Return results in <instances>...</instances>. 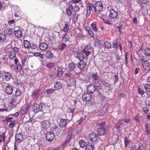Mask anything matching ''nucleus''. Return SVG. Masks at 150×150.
Returning a JSON list of instances; mask_svg holds the SVG:
<instances>
[{"instance_id": "nucleus-3", "label": "nucleus", "mask_w": 150, "mask_h": 150, "mask_svg": "<svg viewBox=\"0 0 150 150\" xmlns=\"http://www.w3.org/2000/svg\"><path fill=\"white\" fill-rule=\"evenodd\" d=\"M94 6L96 12L97 11L100 12L102 11L103 8V5L102 3L100 1L96 2Z\"/></svg>"}, {"instance_id": "nucleus-56", "label": "nucleus", "mask_w": 150, "mask_h": 150, "mask_svg": "<svg viewBox=\"0 0 150 150\" xmlns=\"http://www.w3.org/2000/svg\"><path fill=\"white\" fill-rule=\"evenodd\" d=\"M91 45L90 43H89L85 46L83 50H88L91 49Z\"/></svg>"}, {"instance_id": "nucleus-9", "label": "nucleus", "mask_w": 150, "mask_h": 150, "mask_svg": "<svg viewBox=\"0 0 150 150\" xmlns=\"http://www.w3.org/2000/svg\"><path fill=\"white\" fill-rule=\"evenodd\" d=\"M142 66L146 70L149 71L150 69V64L147 61H145L142 63Z\"/></svg>"}, {"instance_id": "nucleus-8", "label": "nucleus", "mask_w": 150, "mask_h": 150, "mask_svg": "<svg viewBox=\"0 0 150 150\" xmlns=\"http://www.w3.org/2000/svg\"><path fill=\"white\" fill-rule=\"evenodd\" d=\"M54 138V135L53 133L49 132L47 133L46 135L47 140L49 142H51Z\"/></svg>"}, {"instance_id": "nucleus-5", "label": "nucleus", "mask_w": 150, "mask_h": 150, "mask_svg": "<svg viewBox=\"0 0 150 150\" xmlns=\"http://www.w3.org/2000/svg\"><path fill=\"white\" fill-rule=\"evenodd\" d=\"M83 100L86 102L90 101L91 99V93H85L82 96Z\"/></svg>"}, {"instance_id": "nucleus-44", "label": "nucleus", "mask_w": 150, "mask_h": 150, "mask_svg": "<svg viewBox=\"0 0 150 150\" xmlns=\"http://www.w3.org/2000/svg\"><path fill=\"white\" fill-rule=\"evenodd\" d=\"M110 106V105L108 103H106L105 104L103 109L104 112H107L108 109Z\"/></svg>"}, {"instance_id": "nucleus-11", "label": "nucleus", "mask_w": 150, "mask_h": 150, "mask_svg": "<svg viewBox=\"0 0 150 150\" xmlns=\"http://www.w3.org/2000/svg\"><path fill=\"white\" fill-rule=\"evenodd\" d=\"M3 32L5 35H12L13 34V29L11 28H6L4 29Z\"/></svg>"}, {"instance_id": "nucleus-21", "label": "nucleus", "mask_w": 150, "mask_h": 150, "mask_svg": "<svg viewBox=\"0 0 150 150\" xmlns=\"http://www.w3.org/2000/svg\"><path fill=\"white\" fill-rule=\"evenodd\" d=\"M11 77L12 76L11 74L9 72H6L4 74L3 79L6 81H8L10 80Z\"/></svg>"}, {"instance_id": "nucleus-50", "label": "nucleus", "mask_w": 150, "mask_h": 150, "mask_svg": "<svg viewBox=\"0 0 150 150\" xmlns=\"http://www.w3.org/2000/svg\"><path fill=\"white\" fill-rule=\"evenodd\" d=\"M22 66L21 64L17 65L16 68H15V70L17 72H18L22 69Z\"/></svg>"}, {"instance_id": "nucleus-7", "label": "nucleus", "mask_w": 150, "mask_h": 150, "mask_svg": "<svg viewBox=\"0 0 150 150\" xmlns=\"http://www.w3.org/2000/svg\"><path fill=\"white\" fill-rule=\"evenodd\" d=\"M89 138L90 140L92 142H96L98 139V137L96 134L94 133H92L89 135Z\"/></svg>"}, {"instance_id": "nucleus-24", "label": "nucleus", "mask_w": 150, "mask_h": 150, "mask_svg": "<svg viewBox=\"0 0 150 150\" xmlns=\"http://www.w3.org/2000/svg\"><path fill=\"white\" fill-rule=\"evenodd\" d=\"M98 134L99 136L104 135L106 134V129L105 128L101 129L99 128L97 130Z\"/></svg>"}, {"instance_id": "nucleus-22", "label": "nucleus", "mask_w": 150, "mask_h": 150, "mask_svg": "<svg viewBox=\"0 0 150 150\" xmlns=\"http://www.w3.org/2000/svg\"><path fill=\"white\" fill-rule=\"evenodd\" d=\"M73 10V7L72 5H70L66 9V13L69 16L71 15Z\"/></svg>"}, {"instance_id": "nucleus-43", "label": "nucleus", "mask_w": 150, "mask_h": 150, "mask_svg": "<svg viewBox=\"0 0 150 150\" xmlns=\"http://www.w3.org/2000/svg\"><path fill=\"white\" fill-rule=\"evenodd\" d=\"M150 110V105H146L143 109V110L144 112L146 114H147Z\"/></svg>"}, {"instance_id": "nucleus-32", "label": "nucleus", "mask_w": 150, "mask_h": 150, "mask_svg": "<svg viewBox=\"0 0 150 150\" xmlns=\"http://www.w3.org/2000/svg\"><path fill=\"white\" fill-rule=\"evenodd\" d=\"M31 44L30 42L27 40L24 41L23 45L26 48L29 49L31 46Z\"/></svg>"}, {"instance_id": "nucleus-39", "label": "nucleus", "mask_w": 150, "mask_h": 150, "mask_svg": "<svg viewBox=\"0 0 150 150\" xmlns=\"http://www.w3.org/2000/svg\"><path fill=\"white\" fill-rule=\"evenodd\" d=\"M105 124V122H102L100 123H98L97 124V125L98 128V129L99 128L103 129L104 128V127Z\"/></svg>"}, {"instance_id": "nucleus-59", "label": "nucleus", "mask_w": 150, "mask_h": 150, "mask_svg": "<svg viewBox=\"0 0 150 150\" xmlns=\"http://www.w3.org/2000/svg\"><path fill=\"white\" fill-rule=\"evenodd\" d=\"M5 133L4 132L2 135H0V139L2 140V141L4 142L5 141Z\"/></svg>"}, {"instance_id": "nucleus-46", "label": "nucleus", "mask_w": 150, "mask_h": 150, "mask_svg": "<svg viewBox=\"0 0 150 150\" xmlns=\"http://www.w3.org/2000/svg\"><path fill=\"white\" fill-rule=\"evenodd\" d=\"M69 29V25L67 23H66L64 24L63 27V30L65 32H66Z\"/></svg>"}, {"instance_id": "nucleus-48", "label": "nucleus", "mask_w": 150, "mask_h": 150, "mask_svg": "<svg viewBox=\"0 0 150 150\" xmlns=\"http://www.w3.org/2000/svg\"><path fill=\"white\" fill-rule=\"evenodd\" d=\"M16 121L15 120H12L10 123L9 125V127L10 128H13L16 124Z\"/></svg>"}, {"instance_id": "nucleus-19", "label": "nucleus", "mask_w": 150, "mask_h": 150, "mask_svg": "<svg viewBox=\"0 0 150 150\" xmlns=\"http://www.w3.org/2000/svg\"><path fill=\"white\" fill-rule=\"evenodd\" d=\"M40 49L42 50H46L48 47V45L45 42H42L39 45Z\"/></svg>"}, {"instance_id": "nucleus-61", "label": "nucleus", "mask_w": 150, "mask_h": 150, "mask_svg": "<svg viewBox=\"0 0 150 150\" xmlns=\"http://www.w3.org/2000/svg\"><path fill=\"white\" fill-rule=\"evenodd\" d=\"M34 55L36 57H39L41 58H42L43 57V55L40 52H35L34 53Z\"/></svg>"}, {"instance_id": "nucleus-15", "label": "nucleus", "mask_w": 150, "mask_h": 150, "mask_svg": "<svg viewBox=\"0 0 150 150\" xmlns=\"http://www.w3.org/2000/svg\"><path fill=\"white\" fill-rule=\"evenodd\" d=\"M15 139L16 141L18 143H20L23 139V135L20 133L16 135Z\"/></svg>"}, {"instance_id": "nucleus-49", "label": "nucleus", "mask_w": 150, "mask_h": 150, "mask_svg": "<svg viewBox=\"0 0 150 150\" xmlns=\"http://www.w3.org/2000/svg\"><path fill=\"white\" fill-rule=\"evenodd\" d=\"M9 57L11 59H13L15 57H16L15 53L13 52H11L10 53Z\"/></svg>"}, {"instance_id": "nucleus-34", "label": "nucleus", "mask_w": 150, "mask_h": 150, "mask_svg": "<svg viewBox=\"0 0 150 150\" xmlns=\"http://www.w3.org/2000/svg\"><path fill=\"white\" fill-rule=\"evenodd\" d=\"M40 106L39 107V104H35L33 105V110L35 112H37L38 111H40Z\"/></svg>"}, {"instance_id": "nucleus-10", "label": "nucleus", "mask_w": 150, "mask_h": 150, "mask_svg": "<svg viewBox=\"0 0 150 150\" xmlns=\"http://www.w3.org/2000/svg\"><path fill=\"white\" fill-rule=\"evenodd\" d=\"M13 91V88L10 85L6 86L5 89V92L8 95H10L12 94Z\"/></svg>"}, {"instance_id": "nucleus-20", "label": "nucleus", "mask_w": 150, "mask_h": 150, "mask_svg": "<svg viewBox=\"0 0 150 150\" xmlns=\"http://www.w3.org/2000/svg\"><path fill=\"white\" fill-rule=\"evenodd\" d=\"M76 64L74 62H71L69 63L68 65V68L70 71H72L74 70L76 68Z\"/></svg>"}, {"instance_id": "nucleus-23", "label": "nucleus", "mask_w": 150, "mask_h": 150, "mask_svg": "<svg viewBox=\"0 0 150 150\" xmlns=\"http://www.w3.org/2000/svg\"><path fill=\"white\" fill-rule=\"evenodd\" d=\"M54 88L56 90L60 89L62 87V85L61 83L59 81H57L54 83Z\"/></svg>"}, {"instance_id": "nucleus-33", "label": "nucleus", "mask_w": 150, "mask_h": 150, "mask_svg": "<svg viewBox=\"0 0 150 150\" xmlns=\"http://www.w3.org/2000/svg\"><path fill=\"white\" fill-rule=\"evenodd\" d=\"M45 55L47 58L49 59H51L54 57V55L50 51H47Z\"/></svg>"}, {"instance_id": "nucleus-62", "label": "nucleus", "mask_w": 150, "mask_h": 150, "mask_svg": "<svg viewBox=\"0 0 150 150\" xmlns=\"http://www.w3.org/2000/svg\"><path fill=\"white\" fill-rule=\"evenodd\" d=\"M39 107L40 106V111H42V112H43L42 111L43 108V107H44L45 106L44 104L43 103H41L40 104H39Z\"/></svg>"}, {"instance_id": "nucleus-58", "label": "nucleus", "mask_w": 150, "mask_h": 150, "mask_svg": "<svg viewBox=\"0 0 150 150\" xmlns=\"http://www.w3.org/2000/svg\"><path fill=\"white\" fill-rule=\"evenodd\" d=\"M146 54L148 56H150V48L147 47L145 50Z\"/></svg>"}, {"instance_id": "nucleus-25", "label": "nucleus", "mask_w": 150, "mask_h": 150, "mask_svg": "<svg viewBox=\"0 0 150 150\" xmlns=\"http://www.w3.org/2000/svg\"><path fill=\"white\" fill-rule=\"evenodd\" d=\"M76 79L73 78H71L69 81L68 85L71 86H74L76 85Z\"/></svg>"}, {"instance_id": "nucleus-40", "label": "nucleus", "mask_w": 150, "mask_h": 150, "mask_svg": "<svg viewBox=\"0 0 150 150\" xmlns=\"http://www.w3.org/2000/svg\"><path fill=\"white\" fill-rule=\"evenodd\" d=\"M66 127H60V128H59L58 127V135L57 136H59L60 134L62 132H64L65 130L66 129Z\"/></svg>"}, {"instance_id": "nucleus-29", "label": "nucleus", "mask_w": 150, "mask_h": 150, "mask_svg": "<svg viewBox=\"0 0 150 150\" xmlns=\"http://www.w3.org/2000/svg\"><path fill=\"white\" fill-rule=\"evenodd\" d=\"M145 129L147 134L149 135L150 134V124L148 123H146Z\"/></svg>"}, {"instance_id": "nucleus-4", "label": "nucleus", "mask_w": 150, "mask_h": 150, "mask_svg": "<svg viewBox=\"0 0 150 150\" xmlns=\"http://www.w3.org/2000/svg\"><path fill=\"white\" fill-rule=\"evenodd\" d=\"M41 94L40 90V89L35 90L33 92L31 95L32 98L34 100H37Z\"/></svg>"}, {"instance_id": "nucleus-55", "label": "nucleus", "mask_w": 150, "mask_h": 150, "mask_svg": "<svg viewBox=\"0 0 150 150\" xmlns=\"http://www.w3.org/2000/svg\"><path fill=\"white\" fill-rule=\"evenodd\" d=\"M82 52L86 54V56H88L91 54V52L88 50H83Z\"/></svg>"}, {"instance_id": "nucleus-26", "label": "nucleus", "mask_w": 150, "mask_h": 150, "mask_svg": "<svg viewBox=\"0 0 150 150\" xmlns=\"http://www.w3.org/2000/svg\"><path fill=\"white\" fill-rule=\"evenodd\" d=\"M74 131V129L73 128L70 129L67 134V138H69V139H71L73 136V134Z\"/></svg>"}, {"instance_id": "nucleus-38", "label": "nucleus", "mask_w": 150, "mask_h": 150, "mask_svg": "<svg viewBox=\"0 0 150 150\" xmlns=\"http://www.w3.org/2000/svg\"><path fill=\"white\" fill-rule=\"evenodd\" d=\"M22 94V91L19 89L17 88L15 91V96L18 97L20 96Z\"/></svg>"}, {"instance_id": "nucleus-17", "label": "nucleus", "mask_w": 150, "mask_h": 150, "mask_svg": "<svg viewBox=\"0 0 150 150\" xmlns=\"http://www.w3.org/2000/svg\"><path fill=\"white\" fill-rule=\"evenodd\" d=\"M41 126L43 128L47 129L50 126V123L47 120L43 121L41 123Z\"/></svg>"}, {"instance_id": "nucleus-16", "label": "nucleus", "mask_w": 150, "mask_h": 150, "mask_svg": "<svg viewBox=\"0 0 150 150\" xmlns=\"http://www.w3.org/2000/svg\"><path fill=\"white\" fill-rule=\"evenodd\" d=\"M110 13L109 16L112 18H116L117 16V12L114 9H112L110 10Z\"/></svg>"}, {"instance_id": "nucleus-60", "label": "nucleus", "mask_w": 150, "mask_h": 150, "mask_svg": "<svg viewBox=\"0 0 150 150\" xmlns=\"http://www.w3.org/2000/svg\"><path fill=\"white\" fill-rule=\"evenodd\" d=\"M124 142H125V146L126 147L127 146V145L128 144L129 142V139L126 137H125V138Z\"/></svg>"}, {"instance_id": "nucleus-51", "label": "nucleus", "mask_w": 150, "mask_h": 150, "mask_svg": "<svg viewBox=\"0 0 150 150\" xmlns=\"http://www.w3.org/2000/svg\"><path fill=\"white\" fill-rule=\"evenodd\" d=\"M137 91L138 93L140 94L141 96H142L144 93V91L142 90L139 87L137 88Z\"/></svg>"}, {"instance_id": "nucleus-27", "label": "nucleus", "mask_w": 150, "mask_h": 150, "mask_svg": "<svg viewBox=\"0 0 150 150\" xmlns=\"http://www.w3.org/2000/svg\"><path fill=\"white\" fill-rule=\"evenodd\" d=\"M9 102L11 105H15L16 104V101L15 99L13 96L10 97L9 98Z\"/></svg>"}, {"instance_id": "nucleus-13", "label": "nucleus", "mask_w": 150, "mask_h": 150, "mask_svg": "<svg viewBox=\"0 0 150 150\" xmlns=\"http://www.w3.org/2000/svg\"><path fill=\"white\" fill-rule=\"evenodd\" d=\"M86 63L84 61H81L78 64V68L80 70H82L85 68Z\"/></svg>"}, {"instance_id": "nucleus-30", "label": "nucleus", "mask_w": 150, "mask_h": 150, "mask_svg": "<svg viewBox=\"0 0 150 150\" xmlns=\"http://www.w3.org/2000/svg\"><path fill=\"white\" fill-rule=\"evenodd\" d=\"M16 36L18 38H21L22 36V32L20 29H18L14 32Z\"/></svg>"}, {"instance_id": "nucleus-41", "label": "nucleus", "mask_w": 150, "mask_h": 150, "mask_svg": "<svg viewBox=\"0 0 150 150\" xmlns=\"http://www.w3.org/2000/svg\"><path fill=\"white\" fill-rule=\"evenodd\" d=\"M57 71V76L58 77H60L63 75V71H62V69L59 68L58 69Z\"/></svg>"}, {"instance_id": "nucleus-45", "label": "nucleus", "mask_w": 150, "mask_h": 150, "mask_svg": "<svg viewBox=\"0 0 150 150\" xmlns=\"http://www.w3.org/2000/svg\"><path fill=\"white\" fill-rule=\"evenodd\" d=\"M104 45L106 47L109 48H110L111 46V44L110 42L109 41H105L103 42Z\"/></svg>"}, {"instance_id": "nucleus-6", "label": "nucleus", "mask_w": 150, "mask_h": 150, "mask_svg": "<svg viewBox=\"0 0 150 150\" xmlns=\"http://www.w3.org/2000/svg\"><path fill=\"white\" fill-rule=\"evenodd\" d=\"M71 35H68L67 33H65L63 34L62 38V40L65 42L68 41L71 42Z\"/></svg>"}, {"instance_id": "nucleus-63", "label": "nucleus", "mask_w": 150, "mask_h": 150, "mask_svg": "<svg viewBox=\"0 0 150 150\" xmlns=\"http://www.w3.org/2000/svg\"><path fill=\"white\" fill-rule=\"evenodd\" d=\"M120 122V121H118V122L115 125V128L117 129V130H118L120 127V125L119 124V123Z\"/></svg>"}, {"instance_id": "nucleus-37", "label": "nucleus", "mask_w": 150, "mask_h": 150, "mask_svg": "<svg viewBox=\"0 0 150 150\" xmlns=\"http://www.w3.org/2000/svg\"><path fill=\"white\" fill-rule=\"evenodd\" d=\"M80 146L82 148H84L86 146V142L83 140H81L79 142Z\"/></svg>"}, {"instance_id": "nucleus-64", "label": "nucleus", "mask_w": 150, "mask_h": 150, "mask_svg": "<svg viewBox=\"0 0 150 150\" xmlns=\"http://www.w3.org/2000/svg\"><path fill=\"white\" fill-rule=\"evenodd\" d=\"M54 63H49L47 65V67L50 69L54 67Z\"/></svg>"}, {"instance_id": "nucleus-36", "label": "nucleus", "mask_w": 150, "mask_h": 150, "mask_svg": "<svg viewBox=\"0 0 150 150\" xmlns=\"http://www.w3.org/2000/svg\"><path fill=\"white\" fill-rule=\"evenodd\" d=\"M95 148L93 144L92 143L91 144H88L86 146V150H93Z\"/></svg>"}, {"instance_id": "nucleus-53", "label": "nucleus", "mask_w": 150, "mask_h": 150, "mask_svg": "<svg viewBox=\"0 0 150 150\" xmlns=\"http://www.w3.org/2000/svg\"><path fill=\"white\" fill-rule=\"evenodd\" d=\"M30 45L31 46L30 48L32 50H35L37 49L38 48V46L34 44H31Z\"/></svg>"}, {"instance_id": "nucleus-54", "label": "nucleus", "mask_w": 150, "mask_h": 150, "mask_svg": "<svg viewBox=\"0 0 150 150\" xmlns=\"http://www.w3.org/2000/svg\"><path fill=\"white\" fill-rule=\"evenodd\" d=\"M55 90L53 89H50L46 90L47 93L48 94H51L53 93L54 91Z\"/></svg>"}, {"instance_id": "nucleus-1", "label": "nucleus", "mask_w": 150, "mask_h": 150, "mask_svg": "<svg viewBox=\"0 0 150 150\" xmlns=\"http://www.w3.org/2000/svg\"><path fill=\"white\" fill-rule=\"evenodd\" d=\"M100 88V83L97 81H94L93 84H90L87 87V91L91 94L93 93L96 91H99Z\"/></svg>"}, {"instance_id": "nucleus-57", "label": "nucleus", "mask_w": 150, "mask_h": 150, "mask_svg": "<svg viewBox=\"0 0 150 150\" xmlns=\"http://www.w3.org/2000/svg\"><path fill=\"white\" fill-rule=\"evenodd\" d=\"M15 85L17 86H21L22 85V84L21 81L17 80L14 83Z\"/></svg>"}, {"instance_id": "nucleus-18", "label": "nucleus", "mask_w": 150, "mask_h": 150, "mask_svg": "<svg viewBox=\"0 0 150 150\" xmlns=\"http://www.w3.org/2000/svg\"><path fill=\"white\" fill-rule=\"evenodd\" d=\"M90 77L92 79L93 81L99 82L98 80L99 79V77L98 75V74L97 73H96L95 74H90Z\"/></svg>"}, {"instance_id": "nucleus-52", "label": "nucleus", "mask_w": 150, "mask_h": 150, "mask_svg": "<svg viewBox=\"0 0 150 150\" xmlns=\"http://www.w3.org/2000/svg\"><path fill=\"white\" fill-rule=\"evenodd\" d=\"M118 42L117 40H115L113 42L112 44L113 47L114 48L117 49L119 45Z\"/></svg>"}, {"instance_id": "nucleus-14", "label": "nucleus", "mask_w": 150, "mask_h": 150, "mask_svg": "<svg viewBox=\"0 0 150 150\" xmlns=\"http://www.w3.org/2000/svg\"><path fill=\"white\" fill-rule=\"evenodd\" d=\"M76 58H78L80 61H83L85 57V55L82 52H78L75 55Z\"/></svg>"}, {"instance_id": "nucleus-12", "label": "nucleus", "mask_w": 150, "mask_h": 150, "mask_svg": "<svg viewBox=\"0 0 150 150\" xmlns=\"http://www.w3.org/2000/svg\"><path fill=\"white\" fill-rule=\"evenodd\" d=\"M67 120L64 118L61 119L59 123V126L60 127H62L63 128L66 127L65 125L67 123Z\"/></svg>"}, {"instance_id": "nucleus-42", "label": "nucleus", "mask_w": 150, "mask_h": 150, "mask_svg": "<svg viewBox=\"0 0 150 150\" xmlns=\"http://www.w3.org/2000/svg\"><path fill=\"white\" fill-rule=\"evenodd\" d=\"M144 88L146 92L150 93V84H145L144 86Z\"/></svg>"}, {"instance_id": "nucleus-35", "label": "nucleus", "mask_w": 150, "mask_h": 150, "mask_svg": "<svg viewBox=\"0 0 150 150\" xmlns=\"http://www.w3.org/2000/svg\"><path fill=\"white\" fill-rule=\"evenodd\" d=\"M58 129V127L57 126H53L51 128V130L54 132L57 136Z\"/></svg>"}, {"instance_id": "nucleus-28", "label": "nucleus", "mask_w": 150, "mask_h": 150, "mask_svg": "<svg viewBox=\"0 0 150 150\" xmlns=\"http://www.w3.org/2000/svg\"><path fill=\"white\" fill-rule=\"evenodd\" d=\"M6 40L5 35L3 33H0V42L2 44Z\"/></svg>"}, {"instance_id": "nucleus-31", "label": "nucleus", "mask_w": 150, "mask_h": 150, "mask_svg": "<svg viewBox=\"0 0 150 150\" xmlns=\"http://www.w3.org/2000/svg\"><path fill=\"white\" fill-rule=\"evenodd\" d=\"M91 25L92 28L93 30L95 31L96 32L98 30V28L97 26V24L96 22H94L92 23Z\"/></svg>"}, {"instance_id": "nucleus-47", "label": "nucleus", "mask_w": 150, "mask_h": 150, "mask_svg": "<svg viewBox=\"0 0 150 150\" xmlns=\"http://www.w3.org/2000/svg\"><path fill=\"white\" fill-rule=\"evenodd\" d=\"M94 46L98 48H101V44L98 42L96 41L95 42L93 43Z\"/></svg>"}, {"instance_id": "nucleus-2", "label": "nucleus", "mask_w": 150, "mask_h": 150, "mask_svg": "<svg viewBox=\"0 0 150 150\" xmlns=\"http://www.w3.org/2000/svg\"><path fill=\"white\" fill-rule=\"evenodd\" d=\"M92 12H96L94 6L90 3H88L86 7V16H89L91 13Z\"/></svg>"}]
</instances>
